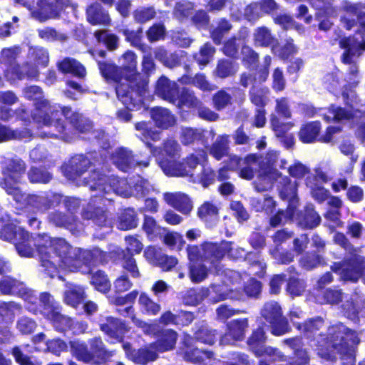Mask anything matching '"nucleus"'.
I'll return each instance as SVG.
<instances>
[{
  "instance_id": "nucleus-57",
  "label": "nucleus",
  "mask_w": 365,
  "mask_h": 365,
  "mask_svg": "<svg viewBox=\"0 0 365 365\" xmlns=\"http://www.w3.org/2000/svg\"><path fill=\"white\" fill-rule=\"evenodd\" d=\"M94 36L98 43H103L108 50L113 51L118 46V38L113 34H108L106 30H97Z\"/></svg>"
},
{
  "instance_id": "nucleus-59",
  "label": "nucleus",
  "mask_w": 365,
  "mask_h": 365,
  "mask_svg": "<svg viewBox=\"0 0 365 365\" xmlns=\"http://www.w3.org/2000/svg\"><path fill=\"white\" fill-rule=\"evenodd\" d=\"M91 284L95 288L103 293L110 289V282L106 272L103 270H97L94 272L91 279Z\"/></svg>"
},
{
  "instance_id": "nucleus-56",
  "label": "nucleus",
  "mask_w": 365,
  "mask_h": 365,
  "mask_svg": "<svg viewBox=\"0 0 365 365\" xmlns=\"http://www.w3.org/2000/svg\"><path fill=\"white\" fill-rule=\"evenodd\" d=\"M138 304L143 314L156 315L160 311V304L154 302L145 292L140 293Z\"/></svg>"
},
{
  "instance_id": "nucleus-6",
  "label": "nucleus",
  "mask_w": 365,
  "mask_h": 365,
  "mask_svg": "<svg viewBox=\"0 0 365 365\" xmlns=\"http://www.w3.org/2000/svg\"><path fill=\"white\" fill-rule=\"evenodd\" d=\"M0 187L9 195L13 196L16 202L24 199V194L16 186L20 183L26 174V164L21 158H4L0 162Z\"/></svg>"
},
{
  "instance_id": "nucleus-11",
  "label": "nucleus",
  "mask_w": 365,
  "mask_h": 365,
  "mask_svg": "<svg viewBox=\"0 0 365 365\" xmlns=\"http://www.w3.org/2000/svg\"><path fill=\"white\" fill-rule=\"evenodd\" d=\"M150 116L152 120L138 122L135 124V128L142 131L141 140L150 149L151 153L156 155L159 152L153 143L160 140V132L156 130L160 128V106L150 110Z\"/></svg>"
},
{
  "instance_id": "nucleus-55",
  "label": "nucleus",
  "mask_w": 365,
  "mask_h": 365,
  "mask_svg": "<svg viewBox=\"0 0 365 365\" xmlns=\"http://www.w3.org/2000/svg\"><path fill=\"white\" fill-rule=\"evenodd\" d=\"M227 331L235 339L241 341L245 337V331L248 327L247 319H235L230 322L227 325Z\"/></svg>"
},
{
  "instance_id": "nucleus-10",
  "label": "nucleus",
  "mask_w": 365,
  "mask_h": 365,
  "mask_svg": "<svg viewBox=\"0 0 365 365\" xmlns=\"http://www.w3.org/2000/svg\"><path fill=\"white\" fill-rule=\"evenodd\" d=\"M189 297H193L187 303L198 304L207 298L210 302L217 303L220 301L231 299L235 300L244 299V292L237 289H229L227 284H212L210 287L202 288L199 292L191 289L187 292Z\"/></svg>"
},
{
  "instance_id": "nucleus-16",
  "label": "nucleus",
  "mask_w": 365,
  "mask_h": 365,
  "mask_svg": "<svg viewBox=\"0 0 365 365\" xmlns=\"http://www.w3.org/2000/svg\"><path fill=\"white\" fill-rule=\"evenodd\" d=\"M339 46L345 49L342 55V62L349 65V72L351 75H356L358 67L351 59V56L356 54L359 56L361 51H365V40H359L356 37L343 38L339 41Z\"/></svg>"
},
{
  "instance_id": "nucleus-25",
  "label": "nucleus",
  "mask_w": 365,
  "mask_h": 365,
  "mask_svg": "<svg viewBox=\"0 0 365 365\" xmlns=\"http://www.w3.org/2000/svg\"><path fill=\"white\" fill-rule=\"evenodd\" d=\"M113 164L121 171L128 172L140 165V163L135 159L133 152L126 148H119L111 155Z\"/></svg>"
},
{
  "instance_id": "nucleus-51",
  "label": "nucleus",
  "mask_w": 365,
  "mask_h": 365,
  "mask_svg": "<svg viewBox=\"0 0 365 365\" xmlns=\"http://www.w3.org/2000/svg\"><path fill=\"white\" fill-rule=\"evenodd\" d=\"M195 331V338L197 341L204 344L212 345L216 339L215 330L209 329L205 322H201L197 327Z\"/></svg>"
},
{
  "instance_id": "nucleus-40",
  "label": "nucleus",
  "mask_w": 365,
  "mask_h": 365,
  "mask_svg": "<svg viewBox=\"0 0 365 365\" xmlns=\"http://www.w3.org/2000/svg\"><path fill=\"white\" fill-rule=\"evenodd\" d=\"M298 225L305 229H313L318 226L321 222V217L315 212L312 205L305 207L304 212L297 216Z\"/></svg>"
},
{
  "instance_id": "nucleus-45",
  "label": "nucleus",
  "mask_w": 365,
  "mask_h": 365,
  "mask_svg": "<svg viewBox=\"0 0 365 365\" xmlns=\"http://www.w3.org/2000/svg\"><path fill=\"white\" fill-rule=\"evenodd\" d=\"M60 14L58 10L53 3V1L41 0L38 4V8L36 11V18L41 22L52 18H58Z\"/></svg>"
},
{
  "instance_id": "nucleus-17",
  "label": "nucleus",
  "mask_w": 365,
  "mask_h": 365,
  "mask_svg": "<svg viewBox=\"0 0 365 365\" xmlns=\"http://www.w3.org/2000/svg\"><path fill=\"white\" fill-rule=\"evenodd\" d=\"M98 326L100 330L110 339L121 343L122 345L126 342L124 339L129 329L124 321L112 316H107L99 319Z\"/></svg>"
},
{
  "instance_id": "nucleus-26",
  "label": "nucleus",
  "mask_w": 365,
  "mask_h": 365,
  "mask_svg": "<svg viewBox=\"0 0 365 365\" xmlns=\"http://www.w3.org/2000/svg\"><path fill=\"white\" fill-rule=\"evenodd\" d=\"M343 309L347 317L353 321L359 319V316L365 315V296L355 292L343 304Z\"/></svg>"
},
{
  "instance_id": "nucleus-13",
  "label": "nucleus",
  "mask_w": 365,
  "mask_h": 365,
  "mask_svg": "<svg viewBox=\"0 0 365 365\" xmlns=\"http://www.w3.org/2000/svg\"><path fill=\"white\" fill-rule=\"evenodd\" d=\"M331 270L339 274L343 280L356 282L365 276V257L354 255L342 262L334 263Z\"/></svg>"
},
{
  "instance_id": "nucleus-62",
  "label": "nucleus",
  "mask_w": 365,
  "mask_h": 365,
  "mask_svg": "<svg viewBox=\"0 0 365 365\" xmlns=\"http://www.w3.org/2000/svg\"><path fill=\"white\" fill-rule=\"evenodd\" d=\"M156 11L153 6L140 7L133 11L134 21L140 24H143L154 19Z\"/></svg>"
},
{
  "instance_id": "nucleus-31",
  "label": "nucleus",
  "mask_w": 365,
  "mask_h": 365,
  "mask_svg": "<svg viewBox=\"0 0 365 365\" xmlns=\"http://www.w3.org/2000/svg\"><path fill=\"white\" fill-rule=\"evenodd\" d=\"M283 180L285 183L281 187L279 194L282 199L289 201L287 212L289 217H292L294 214V210L297 207L298 201L297 197V183L296 181H291L287 178H284Z\"/></svg>"
},
{
  "instance_id": "nucleus-9",
  "label": "nucleus",
  "mask_w": 365,
  "mask_h": 365,
  "mask_svg": "<svg viewBox=\"0 0 365 365\" xmlns=\"http://www.w3.org/2000/svg\"><path fill=\"white\" fill-rule=\"evenodd\" d=\"M161 98L180 108H197L202 104L192 91L183 88L179 91L175 82H171L163 76H161Z\"/></svg>"
},
{
  "instance_id": "nucleus-35",
  "label": "nucleus",
  "mask_w": 365,
  "mask_h": 365,
  "mask_svg": "<svg viewBox=\"0 0 365 365\" xmlns=\"http://www.w3.org/2000/svg\"><path fill=\"white\" fill-rule=\"evenodd\" d=\"M83 263L88 266H97L105 264L108 262V254L107 252L94 247L90 250L83 251L81 254Z\"/></svg>"
},
{
  "instance_id": "nucleus-19",
  "label": "nucleus",
  "mask_w": 365,
  "mask_h": 365,
  "mask_svg": "<svg viewBox=\"0 0 365 365\" xmlns=\"http://www.w3.org/2000/svg\"><path fill=\"white\" fill-rule=\"evenodd\" d=\"M91 165L90 159L86 155H76L62 165V173L66 179L75 181L88 170Z\"/></svg>"
},
{
  "instance_id": "nucleus-36",
  "label": "nucleus",
  "mask_w": 365,
  "mask_h": 365,
  "mask_svg": "<svg viewBox=\"0 0 365 365\" xmlns=\"http://www.w3.org/2000/svg\"><path fill=\"white\" fill-rule=\"evenodd\" d=\"M115 257L120 259L122 267L126 270L133 278H140L141 274L136 261L131 253H128L123 249H117L113 252Z\"/></svg>"
},
{
  "instance_id": "nucleus-54",
  "label": "nucleus",
  "mask_w": 365,
  "mask_h": 365,
  "mask_svg": "<svg viewBox=\"0 0 365 365\" xmlns=\"http://www.w3.org/2000/svg\"><path fill=\"white\" fill-rule=\"evenodd\" d=\"M269 90L267 87L257 88L252 86L249 92L251 102L256 106L263 108L268 102Z\"/></svg>"
},
{
  "instance_id": "nucleus-4",
  "label": "nucleus",
  "mask_w": 365,
  "mask_h": 365,
  "mask_svg": "<svg viewBox=\"0 0 365 365\" xmlns=\"http://www.w3.org/2000/svg\"><path fill=\"white\" fill-rule=\"evenodd\" d=\"M328 335L326 341H318V343L322 351L324 347L329 353L320 354L327 359H332L335 357L334 354L337 353L341 356L344 365H355V347L360 342L356 333L342 324H337L329 328Z\"/></svg>"
},
{
  "instance_id": "nucleus-64",
  "label": "nucleus",
  "mask_w": 365,
  "mask_h": 365,
  "mask_svg": "<svg viewBox=\"0 0 365 365\" xmlns=\"http://www.w3.org/2000/svg\"><path fill=\"white\" fill-rule=\"evenodd\" d=\"M299 265L307 269L311 270L323 262V258L315 252H307L299 259Z\"/></svg>"
},
{
  "instance_id": "nucleus-8",
  "label": "nucleus",
  "mask_w": 365,
  "mask_h": 365,
  "mask_svg": "<svg viewBox=\"0 0 365 365\" xmlns=\"http://www.w3.org/2000/svg\"><path fill=\"white\" fill-rule=\"evenodd\" d=\"M278 158L279 154L276 150H269L265 155L257 156L259 174L254 182L257 192L268 190L273 182L281 176L275 168Z\"/></svg>"
},
{
  "instance_id": "nucleus-49",
  "label": "nucleus",
  "mask_w": 365,
  "mask_h": 365,
  "mask_svg": "<svg viewBox=\"0 0 365 365\" xmlns=\"http://www.w3.org/2000/svg\"><path fill=\"white\" fill-rule=\"evenodd\" d=\"M69 123L74 130L79 133H88L93 128L92 122L78 112L71 113L69 118Z\"/></svg>"
},
{
  "instance_id": "nucleus-44",
  "label": "nucleus",
  "mask_w": 365,
  "mask_h": 365,
  "mask_svg": "<svg viewBox=\"0 0 365 365\" xmlns=\"http://www.w3.org/2000/svg\"><path fill=\"white\" fill-rule=\"evenodd\" d=\"M161 169L168 176H187L190 173L184 163H177L173 158L161 161Z\"/></svg>"
},
{
  "instance_id": "nucleus-52",
  "label": "nucleus",
  "mask_w": 365,
  "mask_h": 365,
  "mask_svg": "<svg viewBox=\"0 0 365 365\" xmlns=\"http://www.w3.org/2000/svg\"><path fill=\"white\" fill-rule=\"evenodd\" d=\"M31 135L30 130H12L10 128L0 124V141H6L12 139H23Z\"/></svg>"
},
{
  "instance_id": "nucleus-38",
  "label": "nucleus",
  "mask_w": 365,
  "mask_h": 365,
  "mask_svg": "<svg viewBox=\"0 0 365 365\" xmlns=\"http://www.w3.org/2000/svg\"><path fill=\"white\" fill-rule=\"evenodd\" d=\"M70 351L71 355L78 361L85 364H90L91 361V354L88 344L78 339L71 340L69 341Z\"/></svg>"
},
{
  "instance_id": "nucleus-15",
  "label": "nucleus",
  "mask_w": 365,
  "mask_h": 365,
  "mask_svg": "<svg viewBox=\"0 0 365 365\" xmlns=\"http://www.w3.org/2000/svg\"><path fill=\"white\" fill-rule=\"evenodd\" d=\"M123 349L127 359L135 364L147 365L158 358V348L155 343H150L135 349L130 342H125L123 344Z\"/></svg>"
},
{
  "instance_id": "nucleus-34",
  "label": "nucleus",
  "mask_w": 365,
  "mask_h": 365,
  "mask_svg": "<svg viewBox=\"0 0 365 365\" xmlns=\"http://www.w3.org/2000/svg\"><path fill=\"white\" fill-rule=\"evenodd\" d=\"M86 298L85 289L77 284H71L63 292V302L77 309Z\"/></svg>"
},
{
  "instance_id": "nucleus-23",
  "label": "nucleus",
  "mask_w": 365,
  "mask_h": 365,
  "mask_svg": "<svg viewBox=\"0 0 365 365\" xmlns=\"http://www.w3.org/2000/svg\"><path fill=\"white\" fill-rule=\"evenodd\" d=\"M329 114L327 113H323V118L327 122H329L331 120L340 121L343 120H347L351 118H353L354 116L358 117V113L363 114V120L361 121V125L359 126L356 135L359 138H361L362 140H365V107L362 106V108L357 111L355 112V113L353 115L350 113V111L346 110L341 108H334L331 107V109L328 111Z\"/></svg>"
},
{
  "instance_id": "nucleus-32",
  "label": "nucleus",
  "mask_w": 365,
  "mask_h": 365,
  "mask_svg": "<svg viewBox=\"0 0 365 365\" xmlns=\"http://www.w3.org/2000/svg\"><path fill=\"white\" fill-rule=\"evenodd\" d=\"M184 359L192 363L200 364L205 359H210L213 357V352L207 350H201L192 346V339L186 337L184 340Z\"/></svg>"
},
{
  "instance_id": "nucleus-18",
  "label": "nucleus",
  "mask_w": 365,
  "mask_h": 365,
  "mask_svg": "<svg viewBox=\"0 0 365 365\" xmlns=\"http://www.w3.org/2000/svg\"><path fill=\"white\" fill-rule=\"evenodd\" d=\"M266 340L267 336L264 329L259 327L252 332L251 336L247 340V344L257 356H259L265 354L270 356H272L274 359H277L280 361H284L285 356L277 349L264 346Z\"/></svg>"
},
{
  "instance_id": "nucleus-41",
  "label": "nucleus",
  "mask_w": 365,
  "mask_h": 365,
  "mask_svg": "<svg viewBox=\"0 0 365 365\" xmlns=\"http://www.w3.org/2000/svg\"><path fill=\"white\" fill-rule=\"evenodd\" d=\"M21 309V304L14 301H0V325L12 324L15 319V311Z\"/></svg>"
},
{
  "instance_id": "nucleus-43",
  "label": "nucleus",
  "mask_w": 365,
  "mask_h": 365,
  "mask_svg": "<svg viewBox=\"0 0 365 365\" xmlns=\"http://www.w3.org/2000/svg\"><path fill=\"white\" fill-rule=\"evenodd\" d=\"M155 70V65L153 61V59L150 54L143 56L142 61V71L143 74L140 73V76L143 78V80L146 81V86L145 87L144 91L140 93V102L139 103V108H141L143 103L144 99L147 94H148V83H149V77L152 73H153Z\"/></svg>"
},
{
  "instance_id": "nucleus-22",
  "label": "nucleus",
  "mask_w": 365,
  "mask_h": 365,
  "mask_svg": "<svg viewBox=\"0 0 365 365\" xmlns=\"http://www.w3.org/2000/svg\"><path fill=\"white\" fill-rule=\"evenodd\" d=\"M91 361L90 364L100 365L109 361L116 354L115 350L107 349L101 336H94L88 340Z\"/></svg>"
},
{
  "instance_id": "nucleus-50",
  "label": "nucleus",
  "mask_w": 365,
  "mask_h": 365,
  "mask_svg": "<svg viewBox=\"0 0 365 365\" xmlns=\"http://www.w3.org/2000/svg\"><path fill=\"white\" fill-rule=\"evenodd\" d=\"M258 168L257 156L250 154L244 158V163L239 168L240 176L246 180H251L254 177L255 171Z\"/></svg>"
},
{
  "instance_id": "nucleus-27",
  "label": "nucleus",
  "mask_w": 365,
  "mask_h": 365,
  "mask_svg": "<svg viewBox=\"0 0 365 365\" xmlns=\"http://www.w3.org/2000/svg\"><path fill=\"white\" fill-rule=\"evenodd\" d=\"M53 253L59 258L60 265L70 266L74 264L76 254L73 247L63 238L55 239L52 242Z\"/></svg>"
},
{
  "instance_id": "nucleus-63",
  "label": "nucleus",
  "mask_w": 365,
  "mask_h": 365,
  "mask_svg": "<svg viewBox=\"0 0 365 365\" xmlns=\"http://www.w3.org/2000/svg\"><path fill=\"white\" fill-rule=\"evenodd\" d=\"M207 160V153L204 150H196L195 153H191L185 160V167L187 170H190L188 175L193 178V170L198 164Z\"/></svg>"
},
{
  "instance_id": "nucleus-42",
  "label": "nucleus",
  "mask_w": 365,
  "mask_h": 365,
  "mask_svg": "<svg viewBox=\"0 0 365 365\" xmlns=\"http://www.w3.org/2000/svg\"><path fill=\"white\" fill-rule=\"evenodd\" d=\"M138 219L133 208L124 209L119 215L117 221V227L120 230H129L137 227Z\"/></svg>"
},
{
  "instance_id": "nucleus-20",
  "label": "nucleus",
  "mask_w": 365,
  "mask_h": 365,
  "mask_svg": "<svg viewBox=\"0 0 365 365\" xmlns=\"http://www.w3.org/2000/svg\"><path fill=\"white\" fill-rule=\"evenodd\" d=\"M0 293L2 295L19 297L24 299L33 297L32 291L24 282L8 275L0 279Z\"/></svg>"
},
{
  "instance_id": "nucleus-12",
  "label": "nucleus",
  "mask_w": 365,
  "mask_h": 365,
  "mask_svg": "<svg viewBox=\"0 0 365 365\" xmlns=\"http://www.w3.org/2000/svg\"><path fill=\"white\" fill-rule=\"evenodd\" d=\"M365 5L362 3H352L345 1L342 3L341 9L345 14L341 16L340 21L342 26L346 30L352 29L357 24L359 29L354 37L358 38L357 35L361 33L365 34ZM359 40L364 39L363 37Z\"/></svg>"
},
{
  "instance_id": "nucleus-39",
  "label": "nucleus",
  "mask_w": 365,
  "mask_h": 365,
  "mask_svg": "<svg viewBox=\"0 0 365 365\" xmlns=\"http://www.w3.org/2000/svg\"><path fill=\"white\" fill-rule=\"evenodd\" d=\"M253 41L255 46L274 47L277 40L272 34L271 31L266 26H259L255 29Z\"/></svg>"
},
{
  "instance_id": "nucleus-21",
  "label": "nucleus",
  "mask_w": 365,
  "mask_h": 365,
  "mask_svg": "<svg viewBox=\"0 0 365 365\" xmlns=\"http://www.w3.org/2000/svg\"><path fill=\"white\" fill-rule=\"evenodd\" d=\"M4 63L7 65L6 71L11 78L14 80L37 79L38 71L37 68L28 62L19 64L16 62L15 58L12 59H4Z\"/></svg>"
},
{
  "instance_id": "nucleus-46",
  "label": "nucleus",
  "mask_w": 365,
  "mask_h": 365,
  "mask_svg": "<svg viewBox=\"0 0 365 365\" xmlns=\"http://www.w3.org/2000/svg\"><path fill=\"white\" fill-rule=\"evenodd\" d=\"M230 140L228 135H222L217 136L215 141L210 148V153L216 160H220L224 156L228 155L230 146Z\"/></svg>"
},
{
  "instance_id": "nucleus-53",
  "label": "nucleus",
  "mask_w": 365,
  "mask_h": 365,
  "mask_svg": "<svg viewBox=\"0 0 365 365\" xmlns=\"http://www.w3.org/2000/svg\"><path fill=\"white\" fill-rule=\"evenodd\" d=\"M29 180L31 183H48L51 179V174L43 167L31 166L27 172Z\"/></svg>"
},
{
  "instance_id": "nucleus-14",
  "label": "nucleus",
  "mask_w": 365,
  "mask_h": 365,
  "mask_svg": "<svg viewBox=\"0 0 365 365\" xmlns=\"http://www.w3.org/2000/svg\"><path fill=\"white\" fill-rule=\"evenodd\" d=\"M261 316L271 326V332L274 336H282L290 330L288 322L282 316L281 306L275 301L266 302L262 309Z\"/></svg>"
},
{
  "instance_id": "nucleus-5",
  "label": "nucleus",
  "mask_w": 365,
  "mask_h": 365,
  "mask_svg": "<svg viewBox=\"0 0 365 365\" xmlns=\"http://www.w3.org/2000/svg\"><path fill=\"white\" fill-rule=\"evenodd\" d=\"M34 314L40 313L53 329L61 334H66L68 331L74 330L77 325L86 329L87 324L84 322H76L73 318L62 313L63 307L57 301L53 299L52 295L43 292L39 295V307L30 308Z\"/></svg>"
},
{
  "instance_id": "nucleus-30",
  "label": "nucleus",
  "mask_w": 365,
  "mask_h": 365,
  "mask_svg": "<svg viewBox=\"0 0 365 365\" xmlns=\"http://www.w3.org/2000/svg\"><path fill=\"white\" fill-rule=\"evenodd\" d=\"M87 19L92 25L108 26L111 23L108 11L100 3L94 2L86 9Z\"/></svg>"
},
{
  "instance_id": "nucleus-24",
  "label": "nucleus",
  "mask_w": 365,
  "mask_h": 365,
  "mask_svg": "<svg viewBox=\"0 0 365 365\" xmlns=\"http://www.w3.org/2000/svg\"><path fill=\"white\" fill-rule=\"evenodd\" d=\"M81 217L83 220H91L98 227H111L107 210L100 206H95L91 202L82 210Z\"/></svg>"
},
{
  "instance_id": "nucleus-7",
  "label": "nucleus",
  "mask_w": 365,
  "mask_h": 365,
  "mask_svg": "<svg viewBox=\"0 0 365 365\" xmlns=\"http://www.w3.org/2000/svg\"><path fill=\"white\" fill-rule=\"evenodd\" d=\"M226 254L235 257L230 242L223 241L220 244L205 242L200 247L190 246L187 248V255L190 261L200 259L213 267L216 274H220L222 267L220 261Z\"/></svg>"
},
{
  "instance_id": "nucleus-37",
  "label": "nucleus",
  "mask_w": 365,
  "mask_h": 365,
  "mask_svg": "<svg viewBox=\"0 0 365 365\" xmlns=\"http://www.w3.org/2000/svg\"><path fill=\"white\" fill-rule=\"evenodd\" d=\"M107 180L108 176L103 172L94 169L83 179V183L91 191H103Z\"/></svg>"
},
{
  "instance_id": "nucleus-58",
  "label": "nucleus",
  "mask_w": 365,
  "mask_h": 365,
  "mask_svg": "<svg viewBox=\"0 0 365 365\" xmlns=\"http://www.w3.org/2000/svg\"><path fill=\"white\" fill-rule=\"evenodd\" d=\"M219 208L216 203L205 202L198 209V216L205 222L216 221Z\"/></svg>"
},
{
  "instance_id": "nucleus-61",
  "label": "nucleus",
  "mask_w": 365,
  "mask_h": 365,
  "mask_svg": "<svg viewBox=\"0 0 365 365\" xmlns=\"http://www.w3.org/2000/svg\"><path fill=\"white\" fill-rule=\"evenodd\" d=\"M238 71L237 65L229 60H221L218 62L215 73L222 78L232 76Z\"/></svg>"
},
{
  "instance_id": "nucleus-3",
  "label": "nucleus",
  "mask_w": 365,
  "mask_h": 365,
  "mask_svg": "<svg viewBox=\"0 0 365 365\" xmlns=\"http://www.w3.org/2000/svg\"><path fill=\"white\" fill-rule=\"evenodd\" d=\"M72 112L71 106L51 105L48 100L39 99L35 103V113L32 118L39 124L48 127V131H42L39 136L42 138H50L67 140L70 138L65 122L61 119L63 115L68 121Z\"/></svg>"
},
{
  "instance_id": "nucleus-48",
  "label": "nucleus",
  "mask_w": 365,
  "mask_h": 365,
  "mask_svg": "<svg viewBox=\"0 0 365 365\" xmlns=\"http://www.w3.org/2000/svg\"><path fill=\"white\" fill-rule=\"evenodd\" d=\"M310 4L317 11L316 17L319 20L322 16H331L336 14L334 0H308Z\"/></svg>"
},
{
  "instance_id": "nucleus-2",
  "label": "nucleus",
  "mask_w": 365,
  "mask_h": 365,
  "mask_svg": "<svg viewBox=\"0 0 365 365\" xmlns=\"http://www.w3.org/2000/svg\"><path fill=\"white\" fill-rule=\"evenodd\" d=\"M122 59V66H118L111 61L96 60V62L105 81L115 84L118 100L129 109H138L140 93L146 86V81L137 70V58L133 52L124 53Z\"/></svg>"
},
{
  "instance_id": "nucleus-29",
  "label": "nucleus",
  "mask_w": 365,
  "mask_h": 365,
  "mask_svg": "<svg viewBox=\"0 0 365 365\" xmlns=\"http://www.w3.org/2000/svg\"><path fill=\"white\" fill-rule=\"evenodd\" d=\"M48 220L56 227L68 230L73 234L78 231V220L73 215L55 210L48 214Z\"/></svg>"
},
{
  "instance_id": "nucleus-47",
  "label": "nucleus",
  "mask_w": 365,
  "mask_h": 365,
  "mask_svg": "<svg viewBox=\"0 0 365 365\" xmlns=\"http://www.w3.org/2000/svg\"><path fill=\"white\" fill-rule=\"evenodd\" d=\"M321 130L319 122H311L302 127L299 133L300 140L303 143H310L315 141Z\"/></svg>"
},
{
  "instance_id": "nucleus-28",
  "label": "nucleus",
  "mask_w": 365,
  "mask_h": 365,
  "mask_svg": "<svg viewBox=\"0 0 365 365\" xmlns=\"http://www.w3.org/2000/svg\"><path fill=\"white\" fill-rule=\"evenodd\" d=\"M163 200L168 205L185 215L189 214L192 209L190 197L180 192H165Z\"/></svg>"
},
{
  "instance_id": "nucleus-1",
  "label": "nucleus",
  "mask_w": 365,
  "mask_h": 365,
  "mask_svg": "<svg viewBox=\"0 0 365 365\" xmlns=\"http://www.w3.org/2000/svg\"><path fill=\"white\" fill-rule=\"evenodd\" d=\"M26 206L16 214V217H1L0 239L12 243L21 257H31L34 255V249L31 245V236L21 224L26 222L33 230H38L42 222L37 217L36 212L29 207H32L37 211L45 212L54 207V201L45 196L36 194L27 195Z\"/></svg>"
},
{
  "instance_id": "nucleus-60",
  "label": "nucleus",
  "mask_w": 365,
  "mask_h": 365,
  "mask_svg": "<svg viewBox=\"0 0 365 365\" xmlns=\"http://www.w3.org/2000/svg\"><path fill=\"white\" fill-rule=\"evenodd\" d=\"M306 185L310 189L312 196L318 202H324L328 198L329 191L314 182V178H307Z\"/></svg>"
},
{
  "instance_id": "nucleus-33",
  "label": "nucleus",
  "mask_w": 365,
  "mask_h": 365,
  "mask_svg": "<svg viewBox=\"0 0 365 365\" xmlns=\"http://www.w3.org/2000/svg\"><path fill=\"white\" fill-rule=\"evenodd\" d=\"M58 68L64 74H71L79 78H83L86 76L85 66L73 58L66 57L63 58L58 63Z\"/></svg>"
}]
</instances>
